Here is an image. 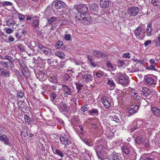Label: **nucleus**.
<instances>
[{
  "mask_svg": "<svg viewBox=\"0 0 160 160\" xmlns=\"http://www.w3.org/2000/svg\"><path fill=\"white\" fill-rule=\"evenodd\" d=\"M96 152L98 158L103 160L109 156V149L107 146L104 147L100 144L97 147Z\"/></svg>",
  "mask_w": 160,
  "mask_h": 160,
  "instance_id": "obj_1",
  "label": "nucleus"
},
{
  "mask_svg": "<svg viewBox=\"0 0 160 160\" xmlns=\"http://www.w3.org/2000/svg\"><path fill=\"white\" fill-rule=\"evenodd\" d=\"M60 140L61 143L65 146H69L71 144V138L68 133H63L60 136Z\"/></svg>",
  "mask_w": 160,
  "mask_h": 160,
  "instance_id": "obj_2",
  "label": "nucleus"
},
{
  "mask_svg": "<svg viewBox=\"0 0 160 160\" xmlns=\"http://www.w3.org/2000/svg\"><path fill=\"white\" fill-rule=\"evenodd\" d=\"M144 79L145 83L147 86L155 87L157 81L154 75L151 74L147 75L145 77Z\"/></svg>",
  "mask_w": 160,
  "mask_h": 160,
  "instance_id": "obj_3",
  "label": "nucleus"
},
{
  "mask_svg": "<svg viewBox=\"0 0 160 160\" xmlns=\"http://www.w3.org/2000/svg\"><path fill=\"white\" fill-rule=\"evenodd\" d=\"M79 21L84 24H88L91 20L90 17H85L84 15H82L80 13H77L76 17Z\"/></svg>",
  "mask_w": 160,
  "mask_h": 160,
  "instance_id": "obj_4",
  "label": "nucleus"
},
{
  "mask_svg": "<svg viewBox=\"0 0 160 160\" xmlns=\"http://www.w3.org/2000/svg\"><path fill=\"white\" fill-rule=\"evenodd\" d=\"M140 11V8L137 6L129 7L127 13L130 16L134 17L137 15Z\"/></svg>",
  "mask_w": 160,
  "mask_h": 160,
  "instance_id": "obj_5",
  "label": "nucleus"
},
{
  "mask_svg": "<svg viewBox=\"0 0 160 160\" xmlns=\"http://www.w3.org/2000/svg\"><path fill=\"white\" fill-rule=\"evenodd\" d=\"M64 6V3L62 1L56 0L52 2V8L54 11H59L62 9Z\"/></svg>",
  "mask_w": 160,
  "mask_h": 160,
  "instance_id": "obj_6",
  "label": "nucleus"
},
{
  "mask_svg": "<svg viewBox=\"0 0 160 160\" xmlns=\"http://www.w3.org/2000/svg\"><path fill=\"white\" fill-rule=\"evenodd\" d=\"M118 83L122 86H127L129 84V81L128 77L121 74L118 77Z\"/></svg>",
  "mask_w": 160,
  "mask_h": 160,
  "instance_id": "obj_7",
  "label": "nucleus"
},
{
  "mask_svg": "<svg viewBox=\"0 0 160 160\" xmlns=\"http://www.w3.org/2000/svg\"><path fill=\"white\" fill-rule=\"evenodd\" d=\"M62 90L63 92V95L65 97H68V95L72 94V92L70 87L65 84L63 85L62 86Z\"/></svg>",
  "mask_w": 160,
  "mask_h": 160,
  "instance_id": "obj_8",
  "label": "nucleus"
},
{
  "mask_svg": "<svg viewBox=\"0 0 160 160\" xmlns=\"http://www.w3.org/2000/svg\"><path fill=\"white\" fill-rule=\"evenodd\" d=\"M76 9L78 13H81L82 15H84L88 12V8L87 7L83 4H80L78 6Z\"/></svg>",
  "mask_w": 160,
  "mask_h": 160,
  "instance_id": "obj_9",
  "label": "nucleus"
},
{
  "mask_svg": "<svg viewBox=\"0 0 160 160\" xmlns=\"http://www.w3.org/2000/svg\"><path fill=\"white\" fill-rule=\"evenodd\" d=\"M93 77L92 75L89 74L82 75L81 78V80L82 82L87 83L92 80Z\"/></svg>",
  "mask_w": 160,
  "mask_h": 160,
  "instance_id": "obj_10",
  "label": "nucleus"
},
{
  "mask_svg": "<svg viewBox=\"0 0 160 160\" xmlns=\"http://www.w3.org/2000/svg\"><path fill=\"white\" fill-rule=\"evenodd\" d=\"M109 160H125V158L123 154L114 153L110 157Z\"/></svg>",
  "mask_w": 160,
  "mask_h": 160,
  "instance_id": "obj_11",
  "label": "nucleus"
},
{
  "mask_svg": "<svg viewBox=\"0 0 160 160\" xmlns=\"http://www.w3.org/2000/svg\"><path fill=\"white\" fill-rule=\"evenodd\" d=\"M157 152H153L150 153H146L143 155L145 160H155Z\"/></svg>",
  "mask_w": 160,
  "mask_h": 160,
  "instance_id": "obj_12",
  "label": "nucleus"
},
{
  "mask_svg": "<svg viewBox=\"0 0 160 160\" xmlns=\"http://www.w3.org/2000/svg\"><path fill=\"white\" fill-rule=\"evenodd\" d=\"M38 45L40 49L42 52L47 55H51V51L49 48L44 47L41 43H38Z\"/></svg>",
  "mask_w": 160,
  "mask_h": 160,
  "instance_id": "obj_13",
  "label": "nucleus"
},
{
  "mask_svg": "<svg viewBox=\"0 0 160 160\" xmlns=\"http://www.w3.org/2000/svg\"><path fill=\"white\" fill-rule=\"evenodd\" d=\"M101 101L104 107L106 108H109L111 106V103L110 101L105 97H103L101 98Z\"/></svg>",
  "mask_w": 160,
  "mask_h": 160,
  "instance_id": "obj_14",
  "label": "nucleus"
},
{
  "mask_svg": "<svg viewBox=\"0 0 160 160\" xmlns=\"http://www.w3.org/2000/svg\"><path fill=\"white\" fill-rule=\"evenodd\" d=\"M131 94L132 98L134 99L139 100L140 96L138 95V91L134 89H132L131 90Z\"/></svg>",
  "mask_w": 160,
  "mask_h": 160,
  "instance_id": "obj_15",
  "label": "nucleus"
},
{
  "mask_svg": "<svg viewBox=\"0 0 160 160\" xmlns=\"http://www.w3.org/2000/svg\"><path fill=\"white\" fill-rule=\"evenodd\" d=\"M0 140L4 142V143L6 145L10 146L11 144L9 142V139L8 138L7 136L3 134L2 135H0Z\"/></svg>",
  "mask_w": 160,
  "mask_h": 160,
  "instance_id": "obj_16",
  "label": "nucleus"
},
{
  "mask_svg": "<svg viewBox=\"0 0 160 160\" xmlns=\"http://www.w3.org/2000/svg\"><path fill=\"white\" fill-rule=\"evenodd\" d=\"M32 25L35 28H37L39 25V20L37 17L34 16L33 18Z\"/></svg>",
  "mask_w": 160,
  "mask_h": 160,
  "instance_id": "obj_17",
  "label": "nucleus"
},
{
  "mask_svg": "<svg viewBox=\"0 0 160 160\" xmlns=\"http://www.w3.org/2000/svg\"><path fill=\"white\" fill-rule=\"evenodd\" d=\"M92 55L97 58H101L103 56V54L102 52L99 50H93L92 52Z\"/></svg>",
  "mask_w": 160,
  "mask_h": 160,
  "instance_id": "obj_18",
  "label": "nucleus"
},
{
  "mask_svg": "<svg viewBox=\"0 0 160 160\" xmlns=\"http://www.w3.org/2000/svg\"><path fill=\"white\" fill-rule=\"evenodd\" d=\"M58 106V108L61 111L62 110L64 112L68 111V108L67 105L62 102L59 103Z\"/></svg>",
  "mask_w": 160,
  "mask_h": 160,
  "instance_id": "obj_19",
  "label": "nucleus"
},
{
  "mask_svg": "<svg viewBox=\"0 0 160 160\" xmlns=\"http://www.w3.org/2000/svg\"><path fill=\"white\" fill-rule=\"evenodd\" d=\"M0 75L8 77L10 76L9 71L2 68H0Z\"/></svg>",
  "mask_w": 160,
  "mask_h": 160,
  "instance_id": "obj_20",
  "label": "nucleus"
},
{
  "mask_svg": "<svg viewBox=\"0 0 160 160\" xmlns=\"http://www.w3.org/2000/svg\"><path fill=\"white\" fill-rule=\"evenodd\" d=\"M138 106L137 105H134L131 106V108L128 110V112L131 115H133L138 112Z\"/></svg>",
  "mask_w": 160,
  "mask_h": 160,
  "instance_id": "obj_21",
  "label": "nucleus"
},
{
  "mask_svg": "<svg viewBox=\"0 0 160 160\" xmlns=\"http://www.w3.org/2000/svg\"><path fill=\"white\" fill-rule=\"evenodd\" d=\"M88 62L90 65L92 67H96L97 64L93 59L92 56L88 55L87 56Z\"/></svg>",
  "mask_w": 160,
  "mask_h": 160,
  "instance_id": "obj_22",
  "label": "nucleus"
},
{
  "mask_svg": "<svg viewBox=\"0 0 160 160\" xmlns=\"http://www.w3.org/2000/svg\"><path fill=\"white\" fill-rule=\"evenodd\" d=\"M105 80L109 86L110 88H112L113 89L115 88V84L113 80L111 78H107Z\"/></svg>",
  "mask_w": 160,
  "mask_h": 160,
  "instance_id": "obj_23",
  "label": "nucleus"
},
{
  "mask_svg": "<svg viewBox=\"0 0 160 160\" xmlns=\"http://www.w3.org/2000/svg\"><path fill=\"white\" fill-rule=\"evenodd\" d=\"M100 6L102 8H106L108 7L109 5V0H101L100 1Z\"/></svg>",
  "mask_w": 160,
  "mask_h": 160,
  "instance_id": "obj_24",
  "label": "nucleus"
},
{
  "mask_svg": "<svg viewBox=\"0 0 160 160\" xmlns=\"http://www.w3.org/2000/svg\"><path fill=\"white\" fill-rule=\"evenodd\" d=\"M151 111L154 115L159 116H160V109L157 108L153 107L151 108Z\"/></svg>",
  "mask_w": 160,
  "mask_h": 160,
  "instance_id": "obj_25",
  "label": "nucleus"
},
{
  "mask_svg": "<svg viewBox=\"0 0 160 160\" xmlns=\"http://www.w3.org/2000/svg\"><path fill=\"white\" fill-rule=\"evenodd\" d=\"M36 76L39 80L42 81V80H43V78H44L45 73L42 70L38 74H36Z\"/></svg>",
  "mask_w": 160,
  "mask_h": 160,
  "instance_id": "obj_26",
  "label": "nucleus"
},
{
  "mask_svg": "<svg viewBox=\"0 0 160 160\" xmlns=\"http://www.w3.org/2000/svg\"><path fill=\"white\" fill-rule=\"evenodd\" d=\"M49 79L50 80V82L55 84L58 83H59V80L58 79V77L55 76H52L51 77H49Z\"/></svg>",
  "mask_w": 160,
  "mask_h": 160,
  "instance_id": "obj_27",
  "label": "nucleus"
},
{
  "mask_svg": "<svg viewBox=\"0 0 160 160\" xmlns=\"http://www.w3.org/2000/svg\"><path fill=\"white\" fill-rule=\"evenodd\" d=\"M25 70H22V72L24 77L27 78H29L31 76V73L29 72L28 68H26Z\"/></svg>",
  "mask_w": 160,
  "mask_h": 160,
  "instance_id": "obj_28",
  "label": "nucleus"
},
{
  "mask_svg": "<svg viewBox=\"0 0 160 160\" xmlns=\"http://www.w3.org/2000/svg\"><path fill=\"white\" fill-rule=\"evenodd\" d=\"M55 55L61 59L65 58V53L62 51H57L55 52Z\"/></svg>",
  "mask_w": 160,
  "mask_h": 160,
  "instance_id": "obj_29",
  "label": "nucleus"
},
{
  "mask_svg": "<svg viewBox=\"0 0 160 160\" xmlns=\"http://www.w3.org/2000/svg\"><path fill=\"white\" fill-rule=\"evenodd\" d=\"M152 23L150 22L147 25L146 28L147 35L148 36H149L151 35L152 32Z\"/></svg>",
  "mask_w": 160,
  "mask_h": 160,
  "instance_id": "obj_30",
  "label": "nucleus"
},
{
  "mask_svg": "<svg viewBox=\"0 0 160 160\" xmlns=\"http://www.w3.org/2000/svg\"><path fill=\"white\" fill-rule=\"evenodd\" d=\"M150 65L147 68L148 69H152L155 68L156 66V62L154 59H150Z\"/></svg>",
  "mask_w": 160,
  "mask_h": 160,
  "instance_id": "obj_31",
  "label": "nucleus"
},
{
  "mask_svg": "<svg viewBox=\"0 0 160 160\" xmlns=\"http://www.w3.org/2000/svg\"><path fill=\"white\" fill-rule=\"evenodd\" d=\"M122 151L126 155H128L130 153L129 148L126 146H123L122 147Z\"/></svg>",
  "mask_w": 160,
  "mask_h": 160,
  "instance_id": "obj_32",
  "label": "nucleus"
},
{
  "mask_svg": "<svg viewBox=\"0 0 160 160\" xmlns=\"http://www.w3.org/2000/svg\"><path fill=\"white\" fill-rule=\"evenodd\" d=\"M142 92L143 94V95H144L146 97L148 96L150 93V91L149 89L146 87H144L142 88Z\"/></svg>",
  "mask_w": 160,
  "mask_h": 160,
  "instance_id": "obj_33",
  "label": "nucleus"
},
{
  "mask_svg": "<svg viewBox=\"0 0 160 160\" xmlns=\"http://www.w3.org/2000/svg\"><path fill=\"white\" fill-rule=\"evenodd\" d=\"M95 73V75L98 78H101L103 76L104 74V72L100 70L96 71Z\"/></svg>",
  "mask_w": 160,
  "mask_h": 160,
  "instance_id": "obj_34",
  "label": "nucleus"
},
{
  "mask_svg": "<svg viewBox=\"0 0 160 160\" xmlns=\"http://www.w3.org/2000/svg\"><path fill=\"white\" fill-rule=\"evenodd\" d=\"M135 142L137 144H140L142 143L143 142L142 138L140 136H138L135 139Z\"/></svg>",
  "mask_w": 160,
  "mask_h": 160,
  "instance_id": "obj_35",
  "label": "nucleus"
},
{
  "mask_svg": "<svg viewBox=\"0 0 160 160\" xmlns=\"http://www.w3.org/2000/svg\"><path fill=\"white\" fill-rule=\"evenodd\" d=\"M109 118L111 120L115 121L116 122L118 123L120 122V119H119V118L115 115L113 116L111 115L109 117Z\"/></svg>",
  "mask_w": 160,
  "mask_h": 160,
  "instance_id": "obj_36",
  "label": "nucleus"
},
{
  "mask_svg": "<svg viewBox=\"0 0 160 160\" xmlns=\"http://www.w3.org/2000/svg\"><path fill=\"white\" fill-rule=\"evenodd\" d=\"M99 6L96 3L92 4L91 6V9L92 11L97 12L98 10Z\"/></svg>",
  "mask_w": 160,
  "mask_h": 160,
  "instance_id": "obj_37",
  "label": "nucleus"
},
{
  "mask_svg": "<svg viewBox=\"0 0 160 160\" xmlns=\"http://www.w3.org/2000/svg\"><path fill=\"white\" fill-rule=\"evenodd\" d=\"M142 28L140 27H138L134 31L135 35L136 36H138L141 33Z\"/></svg>",
  "mask_w": 160,
  "mask_h": 160,
  "instance_id": "obj_38",
  "label": "nucleus"
},
{
  "mask_svg": "<svg viewBox=\"0 0 160 160\" xmlns=\"http://www.w3.org/2000/svg\"><path fill=\"white\" fill-rule=\"evenodd\" d=\"M57 20V18L55 17H52L48 18V23L49 24H51L53 22L56 21Z\"/></svg>",
  "mask_w": 160,
  "mask_h": 160,
  "instance_id": "obj_39",
  "label": "nucleus"
},
{
  "mask_svg": "<svg viewBox=\"0 0 160 160\" xmlns=\"http://www.w3.org/2000/svg\"><path fill=\"white\" fill-rule=\"evenodd\" d=\"M90 121L89 123L93 128L94 129H95L97 128V125L96 124V122L94 119L93 118H91L90 119Z\"/></svg>",
  "mask_w": 160,
  "mask_h": 160,
  "instance_id": "obj_40",
  "label": "nucleus"
},
{
  "mask_svg": "<svg viewBox=\"0 0 160 160\" xmlns=\"http://www.w3.org/2000/svg\"><path fill=\"white\" fill-rule=\"evenodd\" d=\"M151 2L152 5L155 6H160V0H151Z\"/></svg>",
  "mask_w": 160,
  "mask_h": 160,
  "instance_id": "obj_41",
  "label": "nucleus"
},
{
  "mask_svg": "<svg viewBox=\"0 0 160 160\" xmlns=\"http://www.w3.org/2000/svg\"><path fill=\"white\" fill-rule=\"evenodd\" d=\"M137 154L134 152H133L130 155L129 159L131 160H135L136 159Z\"/></svg>",
  "mask_w": 160,
  "mask_h": 160,
  "instance_id": "obj_42",
  "label": "nucleus"
},
{
  "mask_svg": "<svg viewBox=\"0 0 160 160\" xmlns=\"http://www.w3.org/2000/svg\"><path fill=\"white\" fill-rule=\"evenodd\" d=\"M12 5V3L9 1H4L2 2V7L5 6H10Z\"/></svg>",
  "mask_w": 160,
  "mask_h": 160,
  "instance_id": "obj_43",
  "label": "nucleus"
},
{
  "mask_svg": "<svg viewBox=\"0 0 160 160\" xmlns=\"http://www.w3.org/2000/svg\"><path fill=\"white\" fill-rule=\"evenodd\" d=\"M48 63L49 65H53V64L54 63V62H55L56 63H58V60L57 59H54V60H52L51 59H49L48 58L47 60Z\"/></svg>",
  "mask_w": 160,
  "mask_h": 160,
  "instance_id": "obj_44",
  "label": "nucleus"
},
{
  "mask_svg": "<svg viewBox=\"0 0 160 160\" xmlns=\"http://www.w3.org/2000/svg\"><path fill=\"white\" fill-rule=\"evenodd\" d=\"M52 148L54 154H57L62 157L63 156V153L59 150L58 149H56L55 150V151L54 152L52 147Z\"/></svg>",
  "mask_w": 160,
  "mask_h": 160,
  "instance_id": "obj_45",
  "label": "nucleus"
},
{
  "mask_svg": "<svg viewBox=\"0 0 160 160\" xmlns=\"http://www.w3.org/2000/svg\"><path fill=\"white\" fill-rule=\"evenodd\" d=\"M75 85L76 86V89L78 91H80L83 87V86L82 85L81 83L79 82L76 83Z\"/></svg>",
  "mask_w": 160,
  "mask_h": 160,
  "instance_id": "obj_46",
  "label": "nucleus"
},
{
  "mask_svg": "<svg viewBox=\"0 0 160 160\" xmlns=\"http://www.w3.org/2000/svg\"><path fill=\"white\" fill-rule=\"evenodd\" d=\"M50 98L52 102L55 101L56 98L57 97V94L54 92H52L50 95Z\"/></svg>",
  "mask_w": 160,
  "mask_h": 160,
  "instance_id": "obj_47",
  "label": "nucleus"
},
{
  "mask_svg": "<svg viewBox=\"0 0 160 160\" xmlns=\"http://www.w3.org/2000/svg\"><path fill=\"white\" fill-rule=\"evenodd\" d=\"M90 114L91 115H94L95 114H98V111L97 109H94L92 110H90L88 111Z\"/></svg>",
  "mask_w": 160,
  "mask_h": 160,
  "instance_id": "obj_48",
  "label": "nucleus"
},
{
  "mask_svg": "<svg viewBox=\"0 0 160 160\" xmlns=\"http://www.w3.org/2000/svg\"><path fill=\"white\" fill-rule=\"evenodd\" d=\"M18 17L19 20L22 22L25 20V16L21 13H18Z\"/></svg>",
  "mask_w": 160,
  "mask_h": 160,
  "instance_id": "obj_49",
  "label": "nucleus"
},
{
  "mask_svg": "<svg viewBox=\"0 0 160 160\" xmlns=\"http://www.w3.org/2000/svg\"><path fill=\"white\" fill-rule=\"evenodd\" d=\"M89 109V108L88 107L87 105H85L84 106H82L80 108L81 111L85 112L86 111H88Z\"/></svg>",
  "mask_w": 160,
  "mask_h": 160,
  "instance_id": "obj_50",
  "label": "nucleus"
},
{
  "mask_svg": "<svg viewBox=\"0 0 160 160\" xmlns=\"http://www.w3.org/2000/svg\"><path fill=\"white\" fill-rule=\"evenodd\" d=\"M18 48L21 52H23L25 51V47L22 44H19L18 46Z\"/></svg>",
  "mask_w": 160,
  "mask_h": 160,
  "instance_id": "obj_51",
  "label": "nucleus"
},
{
  "mask_svg": "<svg viewBox=\"0 0 160 160\" xmlns=\"http://www.w3.org/2000/svg\"><path fill=\"white\" fill-rule=\"evenodd\" d=\"M24 118L25 122L26 123L30 124L31 123V119L27 115H26L24 116Z\"/></svg>",
  "mask_w": 160,
  "mask_h": 160,
  "instance_id": "obj_52",
  "label": "nucleus"
},
{
  "mask_svg": "<svg viewBox=\"0 0 160 160\" xmlns=\"http://www.w3.org/2000/svg\"><path fill=\"white\" fill-rule=\"evenodd\" d=\"M63 45V42L62 41H58L56 44L55 47L56 48H59L61 47Z\"/></svg>",
  "mask_w": 160,
  "mask_h": 160,
  "instance_id": "obj_53",
  "label": "nucleus"
},
{
  "mask_svg": "<svg viewBox=\"0 0 160 160\" xmlns=\"http://www.w3.org/2000/svg\"><path fill=\"white\" fill-rule=\"evenodd\" d=\"M64 39L66 41H70L71 40V36L70 34H66L64 37Z\"/></svg>",
  "mask_w": 160,
  "mask_h": 160,
  "instance_id": "obj_54",
  "label": "nucleus"
},
{
  "mask_svg": "<svg viewBox=\"0 0 160 160\" xmlns=\"http://www.w3.org/2000/svg\"><path fill=\"white\" fill-rule=\"evenodd\" d=\"M18 98H22L24 96L23 92L21 91H18L17 94Z\"/></svg>",
  "mask_w": 160,
  "mask_h": 160,
  "instance_id": "obj_55",
  "label": "nucleus"
},
{
  "mask_svg": "<svg viewBox=\"0 0 160 160\" xmlns=\"http://www.w3.org/2000/svg\"><path fill=\"white\" fill-rule=\"evenodd\" d=\"M0 63L4 67L7 68L8 67V62L1 61L0 62Z\"/></svg>",
  "mask_w": 160,
  "mask_h": 160,
  "instance_id": "obj_56",
  "label": "nucleus"
},
{
  "mask_svg": "<svg viewBox=\"0 0 160 160\" xmlns=\"http://www.w3.org/2000/svg\"><path fill=\"white\" fill-rule=\"evenodd\" d=\"M5 31L8 34L11 33L13 31V30L10 28H6Z\"/></svg>",
  "mask_w": 160,
  "mask_h": 160,
  "instance_id": "obj_57",
  "label": "nucleus"
},
{
  "mask_svg": "<svg viewBox=\"0 0 160 160\" xmlns=\"http://www.w3.org/2000/svg\"><path fill=\"white\" fill-rule=\"evenodd\" d=\"M155 46L157 47L160 46V35L158 37L157 41L156 42Z\"/></svg>",
  "mask_w": 160,
  "mask_h": 160,
  "instance_id": "obj_58",
  "label": "nucleus"
},
{
  "mask_svg": "<svg viewBox=\"0 0 160 160\" xmlns=\"http://www.w3.org/2000/svg\"><path fill=\"white\" fill-rule=\"evenodd\" d=\"M122 57L125 58H130V53L129 52L124 53Z\"/></svg>",
  "mask_w": 160,
  "mask_h": 160,
  "instance_id": "obj_59",
  "label": "nucleus"
},
{
  "mask_svg": "<svg viewBox=\"0 0 160 160\" xmlns=\"http://www.w3.org/2000/svg\"><path fill=\"white\" fill-rule=\"evenodd\" d=\"M20 66L22 68V70H25L26 68H28L26 67L25 63L22 61V62H20Z\"/></svg>",
  "mask_w": 160,
  "mask_h": 160,
  "instance_id": "obj_60",
  "label": "nucleus"
},
{
  "mask_svg": "<svg viewBox=\"0 0 160 160\" xmlns=\"http://www.w3.org/2000/svg\"><path fill=\"white\" fill-rule=\"evenodd\" d=\"M151 43V41L150 40H147L144 43L143 45L145 47H146L148 45L150 44Z\"/></svg>",
  "mask_w": 160,
  "mask_h": 160,
  "instance_id": "obj_61",
  "label": "nucleus"
},
{
  "mask_svg": "<svg viewBox=\"0 0 160 160\" xmlns=\"http://www.w3.org/2000/svg\"><path fill=\"white\" fill-rule=\"evenodd\" d=\"M8 41L10 42H12L14 41V38L12 36H9L8 38Z\"/></svg>",
  "mask_w": 160,
  "mask_h": 160,
  "instance_id": "obj_62",
  "label": "nucleus"
},
{
  "mask_svg": "<svg viewBox=\"0 0 160 160\" xmlns=\"http://www.w3.org/2000/svg\"><path fill=\"white\" fill-rule=\"evenodd\" d=\"M138 128H138V127L137 126H133V127L132 128H131L130 129V131H131V132H132L136 130H137V129H138Z\"/></svg>",
  "mask_w": 160,
  "mask_h": 160,
  "instance_id": "obj_63",
  "label": "nucleus"
},
{
  "mask_svg": "<svg viewBox=\"0 0 160 160\" xmlns=\"http://www.w3.org/2000/svg\"><path fill=\"white\" fill-rule=\"evenodd\" d=\"M70 76L67 74H66L64 75V80L65 81L67 80L70 78Z\"/></svg>",
  "mask_w": 160,
  "mask_h": 160,
  "instance_id": "obj_64",
  "label": "nucleus"
}]
</instances>
